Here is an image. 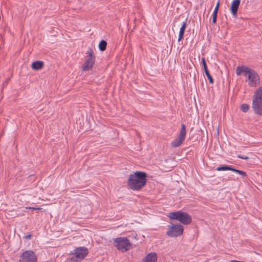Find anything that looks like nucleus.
I'll return each instance as SVG.
<instances>
[{"label": "nucleus", "mask_w": 262, "mask_h": 262, "mask_svg": "<svg viewBox=\"0 0 262 262\" xmlns=\"http://www.w3.org/2000/svg\"><path fill=\"white\" fill-rule=\"evenodd\" d=\"M237 75H243L245 77V81L251 87H256L260 83V77L258 73L253 69L247 67H238L236 69Z\"/></svg>", "instance_id": "nucleus-1"}, {"label": "nucleus", "mask_w": 262, "mask_h": 262, "mask_svg": "<svg viewBox=\"0 0 262 262\" xmlns=\"http://www.w3.org/2000/svg\"><path fill=\"white\" fill-rule=\"evenodd\" d=\"M146 174L144 172L136 171L130 174L127 182L128 187L134 190L142 188L146 183Z\"/></svg>", "instance_id": "nucleus-2"}, {"label": "nucleus", "mask_w": 262, "mask_h": 262, "mask_svg": "<svg viewBox=\"0 0 262 262\" xmlns=\"http://www.w3.org/2000/svg\"><path fill=\"white\" fill-rule=\"evenodd\" d=\"M89 252L88 249L85 247H79L73 250L70 257L68 259V262H80L84 259Z\"/></svg>", "instance_id": "nucleus-3"}, {"label": "nucleus", "mask_w": 262, "mask_h": 262, "mask_svg": "<svg viewBox=\"0 0 262 262\" xmlns=\"http://www.w3.org/2000/svg\"><path fill=\"white\" fill-rule=\"evenodd\" d=\"M167 216L171 220H177L185 225L189 224L191 222V217L188 213L180 211L168 213Z\"/></svg>", "instance_id": "nucleus-4"}, {"label": "nucleus", "mask_w": 262, "mask_h": 262, "mask_svg": "<svg viewBox=\"0 0 262 262\" xmlns=\"http://www.w3.org/2000/svg\"><path fill=\"white\" fill-rule=\"evenodd\" d=\"M184 228L179 224H171L168 226L167 235L170 237H177L183 234Z\"/></svg>", "instance_id": "nucleus-5"}, {"label": "nucleus", "mask_w": 262, "mask_h": 262, "mask_svg": "<svg viewBox=\"0 0 262 262\" xmlns=\"http://www.w3.org/2000/svg\"><path fill=\"white\" fill-rule=\"evenodd\" d=\"M19 262H37V256L32 250H26L20 255Z\"/></svg>", "instance_id": "nucleus-6"}, {"label": "nucleus", "mask_w": 262, "mask_h": 262, "mask_svg": "<svg viewBox=\"0 0 262 262\" xmlns=\"http://www.w3.org/2000/svg\"><path fill=\"white\" fill-rule=\"evenodd\" d=\"M116 247L118 249L124 252L128 250L132 247L130 242L124 237L116 238Z\"/></svg>", "instance_id": "nucleus-7"}, {"label": "nucleus", "mask_w": 262, "mask_h": 262, "mask_svg": "<svg viewBox=\"0 0 262 262\" xmlns=\"http://www.w3.org/2000/svg\"><path fill=\"white\" fill-rule=\"evenodd\" d=\"M186 137V127L184 124L181 125L180 134L178 137L171 142V145L173 147H177L180 146Z\"/></svg>", "instance_id": "nucleus-8"}, {"label": "nucleus", "mask_w": 262, "mask_h": 262, "mask_svg": "<svg viewBox=\"0 0 262 262\" xmlns=\"http://www.w3.org/2000/svg\"><path fill=\"white\" fill-rule=\"evenodd\" d=\"M252 108L256 114L262 115V100L252 99Z\"/></svg>", "instance_id": "nucleus-9"}, {"label": "nucleus", "mask_w": 262, "mask_h": 262, "mask_svg": "<svg viewBox=\"0 0 262 262\" xmlns=\"http://www.w3.org/2000/svg\"><path fill=\"white\" fill-rule=\"evenodd\" d=\"M240 3V0H233L231 3L230 11L234 16H236Z\"/></svg>", "instance_id": "nucleus-10"}, {"label": "nucleus", "mask_w": 262, "mask_h": 262, "mask_svg": "<svg viewBox=\"0 0 262 262\" xmlns=\"http://www.w3.org/2000/svg\"><path fill=\"white\" fill-rule=\"evenodd\" d=\"M157 254L154 252H151L148 254L142 260V262H157Z\"/></svg>", "instance_id": "nucleus-11"}, {"label": "nucleus", "mask_w": 262, "mask_h": 262, "mask_svg": "<svg viewBox=\"0 0 262 262\" xmlns=\"http://www.w3.org/2000/svg\"><path fill=\"white\" fill-rule=\"evenodd\" d=\"M95 62V58H88L83 67V69L84 71H88L90 70L93 66Z\"/></svg>", "instance_id": "nucleus-12"}, {"label": "nucleus", "mask_w": 262, "mask_h": 262, "mask_svg": "<svg viewBox=\"0 0 262 262\" xmlns=\"http://www.w3.org/2000/svg\"><path fill=\"white\" fill-rule=\"evenodd\" d=\"M202 63L203 67L204 68L205 74H206V76L207 77V78L209 81V82L210 83H213V79L212 77H211V75L209 74V73L207 70V65H206L204 58H202Z\"/></svg>", "instance_id": "nucleus-13"}, {"label": "nucleus", "mask_w": 262, "mask_h": 262, "mask_svg": "<svg viewBox=\"0 0 262 262\" xmlns=\"http://www.w3.org/2000/svg\"><path fill=\"white\" fill-rule=\"evenodd\" d=\"M252 99L262 100V86L256 89L254 93Z\"/></svg>", "instance_id": "nucleus-14"}, {"label": "nucleus", "mask_w": 262, "mask_h": 262, "mask_svg": "<svg viewBox=\"0 0 262 262\" xmlns=\"http://www.w3.org/2000/svg\"><path fill=\"white\" fill-rule=\"evenodd\" d=\"M186 22L184 21L183 22L182 25L180 28L179 34V38H178V41H180L183 38L184 36V33L185 32V30L186 29Z\"/></svg>", "instance_id": "nucleus-15"}, {"label": "nucleus", "mask_w": 262, "mask_h": 262, "mask_svg": "<svg viewBox=\"0 0 262 262\" xmlns=\"http://www.w3.org/2000/svg\"><path fill=\"white\" fill-rule=\"evenodd\" d=\"M43 67V62L40 61H36L32 63V68L34 70H38Z\"/></svg>", "instance_id": "nucleus-16"}, {"label": "nucleus", "mask_w": 262, "mask_h": 262, "mask_svg": "<svg viewBox=\"0 0 262 262\" xmlns=\"http://www.w3.org/2000/svg\"><path fill=\"white\" fill-rule=\"evenodd\" d=\"M106 46L107 42L105 40H102L99 44V49L100 51H103L106 49Z\"/></svg>", "instance_id": "nucleus-17"}, {"label": "nucleus", "mask_w": 262, "mask_h": 262, "mask_svg": "<svg viewBox=\"0 0 262 262\" xmlns=\"http://www.w3.org/2000/svg\"><path fill=\"white\" fill-rule=\"evenodd\" d=\"M232 168L231 166L224 165L222 166H220L217 168L216 170L217 171H225V170H231Z\"/></svg>", "instance_id": "nucleus-18"}, {"label": "nucleus", "mask_w": 262, "mask_h": 262, "mask_svg": "<svg viewBox=\"0 0 262 262\" xmlns=\"http://www.w3.org/2000/svg\"><path fill=\"white\" fill-rule=\"evenodd\" d=\"M249 109V105H248L247 104H243L241 106V110L243 112H247Z\"/></svg>", "instance_id": "nucleus-19"}, {"label": "nucleus", "mask_w": 262, "mask_h": 262, "mask_svg": "<svg viewBox=\"0 0 262 262\" xmlns=\"http://www.w3.org/2000/svg\"><path fill=\"white\" fill-rule=\"evenodd\" d=\"M232 171L242 176L243 177H245L246 176V173L243 171L239 170L233 168Z\"/></svg>", "instance_id": "nucleus-20"}, {"label": "nucleus", "mask_w": 262, "mask_h": 262, "mask_svg": "<svg viewBox=\"0 0 262 262\" xmlns=\"http://www.w3.org/2000/svg\"><path fill=\"white\" fill-rule=\"evenodd\" d=\"M86 54L88 55V58H95V57L93 55L94 53L92 49L89 48L87 51Z\"/></svg>", "instance_id": "nucleus-21"}, {"label": "nucleus", "mask_w": 262, "mask_h": 262, "mask_svg": "<svg viewBox=\"0 0 262 262\" xmlns=\"http://www.w3.org/2000/svg\"><path fill=\"white\" fill-rule=\"evenodd\" d=\"M219 5H220V3H219V1H218L217 4H216V6L215 7L214 10H216V11H218L219 8Z\"/></svg>", "instance_id": "nucleus-22"}, {"label": "nucleus", "mask_w": 262, "mask_h": 262, "mask_svg": "<svg viewBox=\"0 0 262 262\" xmlns=\"http://www.w3.org/2000/svg\"><path fill=\"white\" fill-rule=\"evenodd\" d=\"M238 157L243 159H248V157L245 156H238Z\"/></svg>", "instance_id": "nucleus-23"}, {"label": "nucleus", "mask_w": 262, "mask_h": 262, "mask_svg": "<svg viewBox=\"0 0 262 262\" xmlns=\"http://www.w3.org/2000/svg\"><path fill=\"white\" fill-rule=\"evenodd\" d=\"M217 12H218L217 11L214 10V11H213V13L212 14L213 16L217 17Z\"/></svg>", "instance_id": "nucleus-24"}, {"label": "nucleus", "mask_w": 262, "mask_h": 262, "mask_svg": "<svg viewBox=\"0 0 262 262\" xmlns=\"http://www.w3.org/2000/svg\"><path fill=\"white\" fill-rule=\"evenodd\" d=\"M216 18H217V17L213 16L212 22H213V24H215L216 23Z\"/></svg>", "instance_id": "nucleus-25"}, {"label": "nucleus", "mask_w": 262, "mask_h": 262, "mask_svg": "<svg viewBox=\"0 0 262 262\" xmlns=\"http://www.w3.org/2000/svg\"><path fill=\"white\" fill-rule=\"evenodd\" d=\"M26 209H32V210H37V209H38V208L31 207H26Z\"/></svg>", "instance_id": "nucleus-26"}, {"label": "nucleus", "mask_w": 262, "mask_h": 262, "mask_svg": "<svg viewBox=\"0 0 262 262\" xmlns=\"http://www.w3.org/2000/svg\"><path fill=\"white\" fill-rule=\"evenodd\" d=\"M25 238H26V239H30V238H31V234H28V235H26V236H25Z\"/></svg>", "instance_id": "nucleus-27"}]
</instances>
